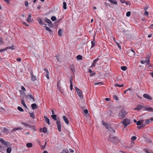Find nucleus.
<instances>
[{
	"label": "nucleus",
	"instance_id": "obj_11",
	"mask_svg": "<svg viewBox=\"0 0 153 153\" xmlns=\"http://www.w3.org/2000/svg\"><path fill=\"white\" fill-rule=\"evenodd\" d=\"M146 58L147 59V60H145L144 61L145 63H146L148 65H149L150 62V56H147Z\"/></svg>",
	"mask_w": 153,
	"mask_h": 153
},
{
	"label": "nucleus",
	"instance_id": "obj_15",
	"mask_svg": "<svg viewBox=\"0 0 153 153\" xmlns=\"http://www.w3.org/2000/svg\"><path fill=\"white\" fill-rule=\"evenodd\" d=\"M77 91L79 96L80 97H82V93L81 91L80 90H78Z\"/></svg>",
	"mask_w": 153,
	"mask_h": 153
},
{
	"label": "nucleus",
	"instance_id": "obj_60",
	"mask_svg": "<svg viewBox=\"0 0 153 153\" xmlns=\"http://www.w3.org/2000/svg\"><path fill=\"white\" fill-rule=\"evenodd\" d=\"M25 6L27 7L28 6V2L27 1H25Z\"/></svg>",
	"mask_w": 153,
	"mask_h": 153
},
{
	"label": "nucleus",
	"instance_id": "obj_32",
	"mask_svg": "<svg viewBox=\"0 0 153 153\" xmlns=\"http://www.w3.org/2000/svg\"><path fill=\"white\" fill-rule=\"evenodd\" d=\"M22 124L24 125L26 127H30V126L29 125L27 124L24 122H22Z\"/></svg>",
	"mask_w": 153,
	"mask_h": 153
},
{
	"label": "nucleus",
	"instance_id": "obj_22",
	"mask_svg": "<svg viewBox=\"0 0 153 153\" xmlns=\"http://www.w3.org/2000/svg\"><path fill=\"white\" fill-rule=\"evenodd\" d=\"M60 82H58L57 83V86L58 87V90L60 91H61V87L60 85Z\"/></svg>",
	"mask_w": 153,
	"mask_h": 153
},
{
	"label": "nucleus",
	"instance_id": "obj_53",
	"mask_svg": "<svg viewBox=\"0 0 153 153\" xmlns=\"http://www.w3.org/2000/svg\"><path fill=\"white\" fill-rule=\"evenodd\" d=\"M84 112L85 113H86V114H87V113H88V110H87V109H85L84 110Z\"/></svg>",
	"mask_w": 153,
	"mask_h": 153
},
{
	"label": "nucleus",
	"instance_id": "obj_12",
	"mask_svg": "<svg viewBox=\"0 0 153 153\" xmlns=\"http://www.w3.org/2000/svg\"><path fill=\"white\" fill-rule=\"evenodd\" d=\"M27 98L29 99L30 100V99H32L33 100V102H35V99L33 97V96L32 94H28L27 96Z\"/></svg>",
	"mask_w": 153,
	"mask_h": 153
},
{
	"label": "nucleus",
	"instance_id": "obj_18",
	"mask_svg": "<svg viewBox=\"0 0 153 153\" xmlns=\"http://www.w3.org/2000/svg\"><path fill=\"white\" fill-rule=\"evenodd\" d=\"M15 49V48L14 46H9V47H6V48H5V49L4 50H6L7 49H10L11 50H13Z\"/></svg>",
	"mask_w": 153,
	"mask_h": 153
},
{
	"label": "nucleus",
	"instance_id": "obj_41",
	"mask_svg": "<svg viewBox=\"0 0 153 153\" xmlns=\"http://www.w3.org/2000/svg\"><path fill=\"white\" fill-rule=\"evenodd\" d=\"M136 139V137L135 136H133L131 138V141L132 142L135 140Z\"/></svg>",
	"mask_w": 153,
	"mask_h": 153
},
{
	"label": "nucleus",
	"instance_id": "obj_20",
	"mask_svg": "<svg viewBox=\"0 0 153 153\" xmlns=\"http://www.w3.org/2000/svg\"><path fill=\"white\" fill-rule=\"evenodd\" d=\"M23 129L22 128H13L11 131V132H13V131H16V130L20 129L21 130H22Z\"/></svg>",
	"mask_w": 153,
	"mask_h": 153
},
{
	"label": "nucleus",
	"instance_id": "obj_52",
	"mask_svg": "<svg viewBox=\"0 0 153 153\" xmlns=\"http://www.w3.org/2000/svg\"><path fill=\"white\" fill-rule=\"evenodd\" d=\"M116 43L118 47L120 48H121V46L120 45V44L119 43H117V42H116Z\"/></svg>",
	"mask_w": 153,
	"mask_h": 153
},
{
	"label": "nucleus",
	"instance_id": "obj_43",
	"mask_svg": "<svg viewBox=\"0 0 153 153\" xmlns=\"http://www.w3.org/2000/svg\"><path fill=\"white\" fill-rule=\"evenodd\" d=\"M113 98L114 100H118V97L116 95H114L113 96Z\"/></svg>",
	"mask_w": 153,
	"mask_h": 153
},
{
	"label": "nucleus",
	"instance_id": "obj_58",
	"mask_svg": "<svg viewBox=\"0 0 153 153\" xmlns=\"http://www.w3.org/2000/svg\"><path fill=\"white\" fill-rule=\"evenodd\" d=\"M70 90H72L73 89V87L72 84H70Z\"/></svg>",
	"mask_w": 153,
	"mask_h": 153
},
{
	"label": "nucleus",
	"instance_id": "obj_44",
	"mask_svg": "<svg viewBox=\"0 0 153 153\" xmlns=\"http://www.w3.org/2000/svg\"><path fill=\"white\" fill-rule=\"evenodd\" d=\"M46 77L48 79H49V75L48 71L46 72Z\"/></svg>",
	"mask_w": 153,
	"mask_h": 153
},
{
	"label": "nucleus",
	"instance_id": "obj_31",
	"mask_svg": "<svg viewBox=\"0 0 153 153\" xmlns=\"http://www.w3.org/2000/svg\"><path fill=\"white\" fill-rule=\"evenodd\" d=\"M21 103L23 105L24 107L25 108H27V106H26L25 103V101L24 100H22L21 101Z\"/></svg>",
	"mask_w": 153,
	"mask_h": 153
},
{
	"label": "nucleus",
	"instance_id": "obj_4",
	"mask_svg": "<svg viewBox=\"0 0 153 153\" xmlns=\"http://www.w3.org/2000/svg\"><path fill=\"white\" fill-rule=\"evenodd\" d=\"M56 123L57 125L58 129L60 132L61 131V122L59 120H57L56 121Z\"/></svg>",
	"mask_w": 153,
	"mask_h": 153
},
{
	"label": "nucleus",
	"instance_id": "obj_56",
	"mask_svg": "<svg viewBox=\"0 0 153 153\" xmlns=\"http://www.w3.org/2000/svg\"><path fill=\"white\" fill-rule=\"evenodd\" d=\"M21 88L22 89V90H23L25 91V88L23 86H21Z\"/></svg>",
	"mask_w": 153,
	"mask_h": 153
},
{
	"label": "nucleus",
	"instance_id": "obj_13",
	"mask_svg": "<svg viewBox=\"0 0 153 153\" xmlns=\"http://www.w3.org/2000/svg\"><path fill=\"white\" fill-rule=\"evenodd\" d=\"M31 79L33 81H34L36 79V77L35 76H34L32 72L31 73Z\"/></svg>",
	"mask_w": 153,
	"mask_h": 153
},
{
	"label": "nucleus",
	"instance_id": "obj_57",
	"mask_svg": "<svg viewBox=\"0 0 153 153\" xmlns=\"http://www.w3.org/2000/svg\"><path fill=\"white\" fill-rule=\"evenodd\" d=\"M120 2L122 3H126V1L123 0H120Z\"/></svg>",
	"mask_w": 153,
	"mask_h": 153
},
{
	"label": "nucleus",
	"instance_id": "obj_17",
	"mask_svg": "<svg viewBox=\"0 0 153 153\" xmlns=\"http://www.w3.org/2000/svg\"><path fill=\"white\" fill-rule=\"evenodd\" d=\"M102 124L106 128H108L109 127V125L106 123L105 122L103 121H102Z\"/></svg>",
	"mask_w": 153,
	"mask_h": 153
},
{
	"label": "nucleus",
	"instance_id": "obj_37",
	"mask_svg": "<svg viewBox=\"0 0 153 153\" xmlns=\"http://www.w3.org/2000/svg\"><path fill=\"white\" fill-rule=\"evenodd\" d=\"M51 20L53 21H56V17L54 16H52L51 17Z\"/></svg>",
	"mask_w": 153,
	"mask_h": 153
},
{
	"label": "nucleus",
	"instance_id": "obj_24",
	"mask_svg": "<svg viewBox=\"0 0 153 153\" xmlns=\"http://www.w3.org/2000/svg\"><path fill=\"white\" fill-rule=\"evenodd\" d=\"M30 116L33 119L35 118V115L34 113H30Z\"/></svg>",
	"mask_w": 153,
	"mask_h": 153
},
{
	"label": "nucleus",
	"instance_id": "obj_49",
	"mask_svg": "<svg viewBox=\"0 0 153 153\" xmlns=\"http://www.w3.org/2000/svg\"><path fill=\"white\" fill-rule=\"evenodd\" d=\"M4 111V109L2 107L0 108V111L1 112H3Z\"/></svg>",
	"mask_w": 153,
	"mask_h": 153
},
{
	"label": "nucleus",
	"instance_id": "obj_50",
	"mask_svg": "<svg viewBox=\"0 0 153 153\" xmlns=\"http://www.w3.org/2000/svg\"><path fill=\"white\" fill-rule=\"evenodd\" d=\"M141 124V122L140 121H139L137 122V125L138 126H139Z\"/></svg>",
	"mask_w": 153,
	"mask_h": 153
},
{
	"label": "nucleus",
	"instance_id": "obj_54",
	"mask_svg": "<svg viewBox=\"0 0 153 153\" xmlns=\"http://www.w3.org/2000/svg\"><path fill=\"white\" fill-rule=\"evenodd\" d=\"M16 60L17 61L20 62L21 61V58H17Z\"/></svg>",
	"mask_w": 153,
	"mask_h": 153
},
{
	"label": "nucleus",
	"instance_id": "obj_47",
	"mask_svg": "<svg viewBox=\"0 0 153 153\" xmlns=\"http://www.w3.org/2000/svg\"><path fill=\"white\" fill-rule=\"evenodd\" d=\"M95 66H96V65H95V64H94V63L92 62V64H91V65L90 67V68H92L93 67H94Z\"/></svg>",
	"mask_w": 153,
	"mask_h": 153
},
{
	"label": "nucleus",
	"instance_id": "obj_2",
	"mask_svg": "<svg viewBox=\"0 0 153 153\" xmlns=\"http://www.w3.org/2000/svg\"><path fill=\"white\" fill-rule=\"evenodd\" d=\"M108 140H110L112 143L115 144H116L119 142L118 140L116 137L112 136H110L109 137Z\"/></svg>",
	"mask_w": 153,
	"mask_h": 153
},
{
	"label": "nucleus",
	"instance_id": "obj_38",
	"mask_svg": "<svg viewBox=\"0 0 153 153\" xmlns=\"http://www.w3.org/2000/svg\"><path fill=\"white\" fill-rule=\"evenodd\" d=\"M17 109L20 111L23 112V111L24 110L20 107L19 106L17 107Z\"/></svg>",
	"mask_w": 153,
	"mask_h": 153
},
{
	"label": "nucleus",
	"instance_id": "obj_42",
	"mask_svg": "<svg viewBox=\"0 0 153 153\" xmlns=\"http://www.w3.org/2000/svg\"><path fill=\"white\" fill-rule=\"evenodd\" d=\"M131 15V12L130 11H128L126 13V16L128 17L130 16Z\"/></svg>",
	"mask_w": 153,
	"mask_h": 153
},
{
	"label": "nucleus",
	"instance_id": "obj_40",
	"mask_svg": "<svg viewBox=\"0 0 153 153\" xmlns=\"http://www.w3.org/2000/svg\"><path fill=\"white\" fill-rule=\"evenodd\" d=\"M46 144H47V142H45V145H44V146H42L41 149H43H43H45V147L46 146Z\"/></svg>",
	"mask_w": 153,
	"mask_h": 153
},
{
	"label": "nucleus",
	"instance_id": "obj_8",
	"mask_svg": "<svg viewBox=\"0 0 153 153\" xmlns=\"http://www.w3.org/2000/svg\"><path fill=\"white\" fill-rule=\"evenodd\" d=\"M91 49H92L95 46L97 45V42L94 40H94L91 42Z\"/></svg>",
	"mask_w": 153,
	"mask_h": 153
},
{
	"label": "nucleus",
	"instance_id": "obj_27",
	"mask_svg": "<svg viewBox=\"0 0 153 153\" xmlns=\"http://www.w3.org/2000/svg\"><path fill=\"white\" fill-rule=\"evenodd\" d=\"M31 17V14H29L28 15L27 18V22H30V18Z\"/></svg>",
	"mask_w": 153,
	"mask_h": 153
},
{
	"label": "nucleus",
	"instance_id": "obj_21",
	"mask_svg": "<svg viewBox=\"0 0 153 153\" xmlns=\"http://www.w3.org/2000/svg\"><path fill=\"white\" fill-rule=\"evenodd\" d=\"M45 29L47 30L50 33H52V30L49 27L47 26H45Z\"/></svg>",
	"mask_w": 153,
	"mask_h": 153
},
{
	"label": "nucleus",
	"instance_id": "obj_62",
	"mask_svg": "<svg viewBox=\"0 0 153 153\" xmlns=\"http://www.w3.org/2000/svg\"><path fill=\"white\" fill-rule=\"evenodd\" d=\"M23 23L26 26H28L29 25H28L25 22H23Z\"/></svg>",
	"mask_w": 153,
	"mask_h": 153
},
{
	"label": "nucleus",
	"instance_id": "obj_23",
	"mask_svg": "<svg viewBox=\"0 0 153 153\" xmlns=\"http://www.w3.org/2000/svg\"><path fill=\"white\" fill-rule=\"evenodd\" d=\"M58 34L59 36H62V30L61 29H59L58 31Z\"/></svg>",
	"mask_w": 153,
	"mask_h": 153
},
{
	"label": "nucleus",
	"instance_id": "obj_3",
	"mask_svg": "<svg viewBox=\"0 0 153 153\" xmlns=\"http://www.w3.org/2000/svg\"><path fill=\"white\" fill-rule=\"evenodd\" d=\"M122 123L125 127L131 124L130 120L128 119H123V120Z\"/></svg>",
	"mask_w": 153,
	"mask_h": 153
},
{
	"label": "nucleus",
	"instance_id": "obj_61",
	"mask_svg": "<svg viewBox=\"0 0 153 153\" xmlns=\"http://www.w3.org/2000/svg\"><path fill=\"white\" fill-rule=\"evenodd\" d=\"M140 63L141 64H144L145 63L144 60H141L140 61Z\"/></svg>",
	"mask_w": 153,
	"mask_h": 153
},
{
	"label": "nucleus",
	"instance_id": "obj_14",
	"mask_svg": "<svg viewBox=\"0 0 153 153\" xmlns=\"http://www.w3.org/2000/svg\"><path fill=\"white\" fill-rule=\"evenodd\" d=\"M45 21L46 23L48 24L49 25H52V22L50 19H48L47 18H46L45 19Z\"/></svg>",
	"mask_w": 153,
	"mask_h": 153
},
{
	"label": "nucleus",
	"instance_id": "obj_48",
	"mask_svg": "<svg viewBox=\"0 0 153 153\" xmlns=\"http://www.w3.org/2000/svg\"><path fill=\"white\" fill-rule=\"evenodd\" d=\"M150 122L149 119H148L146 120L145 123L146 124H149Z\"/></svg>",
	"mask_w": 153,
	"mask_h": 153
},
{
	"label": "nucleus",
	"instance_id": "obj_10",
	"mask_svg": "<svg viewBox=\"0 0 153 153\" xmlns=\"http://www.w3.org/2000/svg\"><path fill=\"white\" fill-rule=\"evenodd\" d=\"M63 118L64 121L67 124H69V121L66 117L65 116H64L63 117Z\"/></svg>",
	"mask_w": 153,
	"mask_h": 153
},
{
	"label": "nucleus",
	"instance_id": "obj_5",
	"mask_svg": "<svg viewBox=\"0 0 153 153\" xmlns=\"http://www.w3.org/2000/svg\"><path fill=\"white\" fill-rule=\"evenodd\" d=\"M144 107L142 105L139 104L137 105L136 108H134L133 110H134L139 111L143 109V108H144Z\"/></svg>",
	"mask_w": 153,
	"mask_h": 153
},
{
	"label": "nucleus",
	"instance_id": "obj_6",
	"mask_svg": "<svg viewBox=\"0 0 153 153\" xmlns=\"http://www.w3.org/2000/svg\"><path fill=\"white\" fill-rule=\"evenodd\" d=\"M143 110H146L150 112H153V109L151 107H148L145 106L144 107Z\"/></svg>",
	"mask_w": 153,
	"mask_h": 153
},
{
	"label": "nucleus",
	"instance_id": "obj_39",
	"mask_svg": "<svg viewBox=\"0 0 153 153\" xmlns=\"http://www.w3.org/2000/svg\"><path fill=\"white\" fill-rule=\"evenodd\" d=\"M51 117L55 120H56V115H52Z\"/></svg>",
	"mask_w": 153,
	"mask_h": 153
},
{
	"label": "nucleus",
	"instance_id": "obj_46",
	"mask_svg": "<svg viewBox=\"0 0 153 153\" xmlns=\"http://www.w3.org/2000/svg\"><path fill=\"white\" fill-rule=\"evenodd\" d=\"M102 82H96L94 83V85H102Z\"/></svg>",
	"mask_w": 153,
	"mask_h": 153
},
{
	"label": "nucleus",
	"instance_id": "obj_29",
	"mask_svg": "<svg viewBox=\"0 0 153 153\" xmlns=\"http://www.w3.org/2000/svg\"><path fill=\"white\" fill-rule=\"evenodd\" d=\"M76 58L78 60H81L82 59V57L80 55H78L76 56Z\"/></svg>",
	"mask_w": 153,
	"mask_h": 153
},
{
	"label": "nucleus",
	"instance_id": "obj_63",
	"mask_svg": "<svg viewBox=\"0 0 153 153\" xmlns=\"http://www.w3.org/2000/svg\"><path fill=\"white\" fill-rule=\"evenodd\" d=\"M143 125H142V126H138L137 127V128L138 129H140L142 127H143Z\"/></svg>",
	"mask_w": 153,
	"mask_h": 153
},
{
	"label": "nucleus",
	"instance_id": "obj_28",
	"mask_svg": "<svg viewBox=\"0 0 153 153\" xmlns=\"http://www.w3.org/2000/svg\"><path fill=\"white\" fill-rule=\"evenodd\" d=\"M33 146V145L31 143H28L26 144L28 148H30Z\"/></svg>",
	"mask_w": 153,
	"mask_h": 153
},
{
	"label": "nucleus",
	"instance_id": "obj_55",
	"mask_svg": "<svg viewBox=\"0 0 153 153\" xmlns=\"http://www.w3.org/2000/svg\"><path fill=\"white\" fill-rule=\"evenodd\" d=\"M99 60V59L97 58L95 59L94 60V62H97Z\"/></svg>",
	"mask_w": 153,
	"mask_h": 153
},
{
	"label": "nucleus",
	"instance_id": "obj_26",
	"mask_svg": "<svg viewBox=\"0 0 153 153\" xmlns=\"http://www.w3.org/2000/svg\"><path fill=\"white\" fill-rule=\"evenodd\" d=\"M39 22V24L41 25H43L44 24L43 23V22L42 20L40 19H39L37 20Z\"/></svg>",
	"mask_w": 153,
	"mask_h": 153
},
{
	"label": "nucleus",
	"instance_id": "obj_19",
	"mask_svg": "<svg viewBox=\"0 0 153 153\" xmlns=\"http://www.w3.org/2000/svg\"><path fill=\"white\" fill-rule=\"evenodd\" d=\"M44 118L46 122L48 124H50V121L49 119L46 116H45Z\"/></svg>",
	"mask_w": 153,
	"mask_h": 153
},
{
	"label": "nucleus",
	"instance_id": "obj_34",
	"mask_svg": "<svg viewBox=\"0 0 153 153\" xmlns=\"http://www.w3.org/2000/svg\"><path fill=\"white\" fill-rule=\"evenodd\" d=\"M121 70L123 71H125L127 69V68L125 66H122L121 67Z\"/></svg>",
	"mask_w": 153,
	"mask_h": 153
},
{
	"label": "nucleus",
	"instance_id": "obj_64",
	"mask_svg": "<svg viewBox=\"0 0 153 153\" xmlns=\"http://www.w3.org/2000/svg\"><path fill=\"white\" fill-rule=\"evenodd\" d=\"M149 119V120H151V121H153V117H150Z\"/></svg>",
	"mask_w": 153,
	"mask_h": 153
},
{
	"label": "nucleus",
	"instance_id": "obj_30",
	"mask_svg": "<svg viewBox=\"0 0 153 153\" xmlns=\"http://www.w3.org/2000/svg\"><path fill=\"white\" fill-rule=\"evenodd\" d=\"M4 132L5 133H8L9 132V130L6 127L4 128Z\"/></svg>",
	"mask_w": 153,
	"mask_h": 153
},
{
	"label": "nucleus",
	"instance_id": "obj_25",
	"mask_svg": "<svg viewBox=\"0 0 153 153\" xmlns=\"http://www.w3.org/2000/svg\"><path fill=\"white\" fill-rule=\"evenodd\" d=\"M110 2L114 4H117V2L116 1L114 0H110Z\"/></svg>",
	"mask_w": 153,
	"mask_h": 153
},
{
	"label": "nucleus",
	"instance_id": "obj_59",
	"mask_svg": "<svg viewBox=\"0 0 153 153\" xmlns=\"http://www.w3.org/2000/svg\"><path fill=\"white\" fill-rule=\"evenodd\" d=\"M72 81L73 79L72 78H70V84H72Z\"/></svg>",
	"mask_w": 153,
	"mask_h": 153
},
{
	"label": "nucleus",
	"instance_id": "obj_33",
	"mask_svg": "<svg viewBox=\"0 0 153 153\" xmlns=\"http://www.w3.org/2000/svg\"><path fill=\"white\" fill-rule=\"evenodd\" d=\"M42 131L44 133H46L47 132V129L46 128L44 127L43 128Z\"/></svg>",
	"mask_w": 153,
	"mask_h": 153
},
{
	"label": "nucleus",
	"instance_id": "obj_9",
	"mask_svg": "<svg viewBox=\"0 0 153 153\" xmlns=\"http://www.w3.org/2000/svg\"><path fill=\"white\" fill-rule=\"evenodd\" d=\"M128 53H130L131 55V57H133L134 56L135 52L134 50L132 49L128 51Z\"/></svg>",
	"mask_w": 153,
	"mask_h": 153
},
{
	"label": "nucleus",
	"instance_id": "obj_36",
	"mask_svg": "<svg viewBox=\"0 0 153 153\" xmlns=\"http://www.w3.org/2000/svg\"><path fill=\"white\" fill-rule=\"evenodd\" d=\"M114 86L116 87H122L124 85L123 84H122L121 85H120L118 84H115Z\"/></svg>",
	"mask_w": 153,
	"mask_h": 153
},
{
	"label": "nucleus",
	"instance_id": "obj_7",
	"mask_svg": "<svg viewBox=\"0 0 153 153\" xmlns=\"http://www.w3.org/2000/svg\"><path fill=\"white\" fill-rule=\"evenodd\" d=\"M143 97L149 100H152V97H151L149 95L147 94H144L143 95Z\"/></svg>",
	"mask_w": 153,
	"mask_h": 153
},
{
	"label": "nucleus",
	"instance_id": "obj_1",
	"mask_svg": "<svg viewBox=\"0 0 153 153\" xmlns=\"http://www.w3.org/2000/svg\"><path fill=\"white\" fill-rule=\"evenodd\" d=\"M126 114V111L124 109H122L119 111L118 116L120 119H122L125 117Z\"/></svg>",
	"mask_w": 153,
	"mask_h": 153
},
{
	"label": "nucleus",
	"instance_id": "obj_51",
	"mask_svg": "<svg viewBox=\"0 0 153 153\" xmlns=\"http://www.w3.org/2000/svg\"><path fill=\"white\" fill-rule=\"evenodd\" d=\"M149 13L147 11H146L145 12V13H144V15L145 16H148Z\"/></svg>",
	"mask_w": 153,
	"mask_h": 153
},
{
	"label": "nucleus",
	"instance_id": "obj_16",
	"mask_svg": "<svg viewBox=\"0 0 153 153\" xmlns=\"http://www.w3.org/2000/svg\"><path fill=\"white\" fill-rule=\"evenodd\" d=\"M31 107L33 110L36 109L37 108V105L35 103H33L31 104Z\"/></svg>",
	"mask_w": 153,
	"mask_h": 153
},
{
	"label": "nucleus",
	"instance_id": "obj_35",
	"mask_svg": "<svg viewBox=\"0 0 153 153\" xmlns=\"http://www.w3.org/2000/svg\"><path fill=\"white\" fill-rule=\"evenodd\" d=\"M67 4L65 2H63V8L64 9H66L67 8L66 7Z\"/></svg>",
	"mask_w": 153,
	"mask_h": 153
},
{
	"label": "nucleus",
	"instance_id": "obj_45",
	"mask_svg": "<svg viewBox=\"0 0 153 153\" xmlns=\"http://www.w3.org/2000/svg\"><path fill=\"white\" fill-rule=\"evenodd\" d=\"M71 71H73V72H74V65H72L71 66Z\"/></svg>",
	"mask_w": 153,
	"mask_h": 153
}]
</instances>
